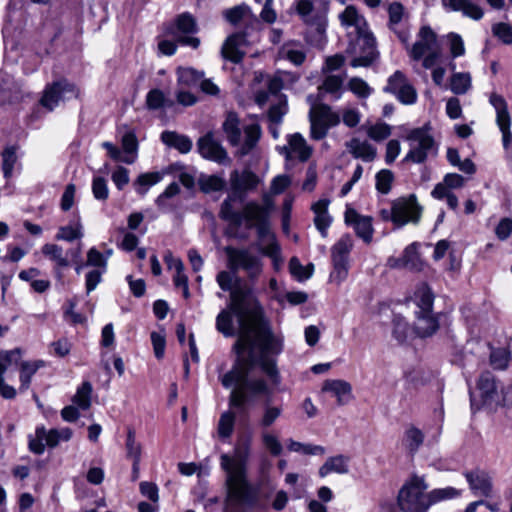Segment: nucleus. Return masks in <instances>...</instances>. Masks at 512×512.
Listing matches in <instances>:
<instances>
[{"label": "nucleus", "mask_w": 512, "mask_h": 512, "mask_svg": "<svg viewBox=\"0 0 512 512\" xmlns=\"http://www.w3.org/2000/svg\"><path fill=\"white\" fill-rule=\"evenodd\" d=\"M227 307L237 317L239 338L233 345L237 358L220 381L225 388L235 386L229 396V407L237 409L239 413H246V406L253 397L272 394L264 379L249 378L256 365L260 366L273 385L281 382L274 357L283 351V337L273 332L262 306L251 296L247 287L235 286L230 291Z\"/></svg>", "instance_id": "nucleus-1"}, {"label": "nucleus", "mask_w": 512, "mask_h": 512, "mask_svg": "<svg viewBox=\"0 0 512 512\" xmlns=\"http://www.w3.org/2000/svg\"><path fill=\"white\" fill-rule=\"evenodd\" d=\"M424 476L412 474L398 492L397 504L402 512H428L431 506L444 500L456 498L460 491L454 487L428 491Z\"/></svg>", "instance_id": "nucleus-2"}, {"label": "nucleus", "mask_w": 512, "mask_h": 512, "mask_svg": "<svg viewBox=\"0 0 512 512\" xmlns=\"http://www.w3.org/2000/svg\"><path fill=\"white\" fill-rule=\"evenodd\" d=\"M220 460L226 472V512H237L238 508H254L259 502V492L249 483L245 465L227 454L221 455Z\"/></svg>", "instance_id": "nucleus-3"}, {"label": "nucleus", "mask_w": 512, "mask_h": 512, "mask_svg": "<svg viewBox=\"0 0 512 512\" xmlns=\"http://www.w3.org/2000/svg\"><path fill=\"white\" fill-rule=\"evenodd\" d=\"M434 293L425 282L418 284L411 297L414 311V331L419 337H429L439 329L438 316L433 312Z\"/></svg>", "instance_id": "nucleus-4"}, {"label": "nucleus", "mask_w": 512, "mask_h": 512, "mask_svg": "<svg viewBox=\"0 0 512 512\" xmlns=\"http://www.w3.org/2000/svg\"><path fill=\"white\" fill-rule=\"evenodd\" d=\"M224 221L238 229L244 223L246 228H256L258 237L261 240L268 238L273 240L274 234L270 232L269 218H266V212L259 207L256 201H249L244 204L240 213H232L229 210L228 202L224 205Z\"/></svg>", "instance_id": "nucleus-5"}, {"label": "nucleus", "mask_w": 512, "mask_h": 512, "mask_svg": "<svg viewBox=\"0 0 512 512\" xmlns=\"http://www.w3.org/2000/svg\"><path fill=\"white\" fill-rule=\"evenodd\" d=\"M222 129L226 135L227 141L231 146H238L237 155L240 157L247 156L257 146L261 135V127L257 123L244 126V141L241 142L240 120L236 113L229 112L222 124Z\"/></svg>", "instance_id": "nucleus-6"}, {"label": "nucleus", "mask_w": 512, "mask_h": 512, "mask_svg": "<svg viewBox=\"0 0 512 512\" xmlns=\"http://www.w3.org/2000/svg\"><path fill=\"white\" fill-rule=\"evenodd\" d=\"M503 386L495 375L490 371H483L476 383V389L479 399L470 392L471 407L479 410L482 406L490 408L501 407Z\"/></svg>", "instance_id": "nucleus-7"}, {"label": "nucleus", "mask_w": 512, "mask_h": 512, "mask_svg": "<svg viewBox=\"0 0 512 512\" xmlns=\"http://www.w3.org/2000/svg\"><path fill=\"white\" fill-rule=\"evenodd\" d=\"M259 182V177L249 169H244L242 171L233 170L230 173L229 178L231 193L221 204L219 212L220 218L224 220V205L227 202L229 204V210H231L232 213H240L234 209L233 202L235 200L243 202L250 192L256 190Z\"/></svg>", "instance_id": "nucleus-8"}, {"label": "nucleus", "mask_w": 512, "mask_h": 512, "mask_svg": "<svg viewBox=\"0 0 512 512\" xmlns=\"http://www.w3.org/2000/svg\"><path fill=\"white\" fill-rule=\"evenodd\" d=\"M410 150L403 159V162L424 163L430 155L437 154V145L430 133L428 124L415 128L407 135Z\"/></svg>", "instance_id": "nucleus-9"}, {"label": "nucleus", "mask_w": 512, "mask_h": 512, "mask_svg": "<svg viewBox=\"0 0 512 512\" xmlns=\"http://www.w3.org/2000/svg\"><path fill=\"white\" fill-rule=\"evenodd\" d=\"M345 52L353 56L350 62L352 67H368L379 57L376 39L371 30L350 37Z\"/></svg>", "instance_id": "nucleus-10"}, {"label": "nucleus", "mask_w": 512, "mask_h": 512, "mask_svg": "<svg viewBox=\"0 0 512 512\" xmlns=\"http://www.w3.org/2000/svg\"><path fill=\"white\" fill-rule=\"evenodd\" d=\"M72 434L68 427L47 430L44 425H39L35 429V434L28 436V448L32 453L42 455L46 446L55 448L60 441H69Z\"/></svg>", "instance_id": "nucleus-11"}, {"label": "nucleus", "mask_w": 512, "mask_h": 512, "mask_svg": "<svg viewBox=\"0 0 512 512\" xmlns=\"http://www.w3.org/2000/svg\"><path fill=\"white\" fill-rule=\"evenodd\" d=\"M224 252L227 256L229 269L236 274L238 270H244L250 279L257 278L262 272L260 258L248 249L226 246Z\"/></svg>", "instance_id": "nucleus-12"}, {"label": "nucleus", "mask_w": 512, "mask_h": 512, "mask_svg": "<svg viewBox=\"0 0 512 512\" xmlns=\"http://www.w3.org/2000/svg\"><path fill=\"white\" fill-rule=\"evenodd\" d=\"M310 136L321 140L328 134L330 128L340 123V116L327 104L313 105L309 111Z\"/></svg>", "instance_id": "nucleus-13"}, {"label": "nucleus", "mask_w": 512, "mask_h": 512, "mask_svg": "<svg viewBox=\"0 0 512 512\" xmlns=\"http://www.w3.org/2000/svg\"><path fill=\"white\" fill-rule=\"evenodd\" d=\"M353 247V240L349 234H344L331 248L333 270L330 281L341 284L348 276V258Z\"/></svg>", "instance_id": "nucleus-14"}, {"label": "nucleus", "mask_w": 512, "mask_h": 512, "mask_svg": "<svg viewBox=\"0 0 512 512\" xmlns=\"http://www.w3.org/2000/svg\"><path fill=\"white\" fill-rule=\"evenodd\" d=\"M422 207L417 202L414 194L402 197L392 202L391 221L396 227H402L407 223L417 224L421 218Z\"/></svg>", "instance_id": "nucleus-15"}, {"label": "nucleus", "mask_w": 512, "mask_h": 512, "mask_svg": "<svg viewBox=\"0 0 512 512\" xmlns=\"http://www.w3.org/2000/svg\"><path fill=\"white\" fill-rule=\"evenodd\" d=\"M79 89L66 79H61L48 84L43 91L40 103L43 107L52 111L61 101L77 98Z\"/></svg>", "instance_id": "nucleus-16"}, {"label": "nucleus", "mask_w": 512, "mask_h": 512, "mask_svg": "<svg viewBox=\"0 0 512 512\" xmlns=\"http://www.w3.org/2000/svg\"><path fill=\"white\" fill-rule=\"evenodd\" d=\"M197 23L195 18L189 13H182L177 16L174 23L167 27V33L178 36L177 41L185 46H190L194 49L200 45V39L197 37L189 36L197 32Z\"/></svg>", "instance_id": "nucleus-17"}, {"label": "nucleus", "mask_w": 512, "mask_h": 512, "mask_svg": "<svg viewBox=\"0 0 512 512\" xmlns=\"http://www.w3.org/2000/svg\"><path fill=\"white\" fill-rule=\"evenodd\" d=\"M197 150L204 159L219 165H229L231 162L228 152L211 131L198 139Z\"/></svg>", "instance_id": "nucleus-18"}, {"label": "nucleus", "mask_w": 512, "mask_h": 512, "mask_svg": "<svg viewBox=\"0 0 512 512\" xmlns=\"http://www.w3.org/2000/svg\"><path fill=\"white\" fill-rule=\"evenodd\" d=\"M490 103L496 110V123L502 133L503 148L509 152L512 147L511 117L505 99L496 93L490 96Z\"/></svg>", "instance_id": "nucleus-19"}, {"label": "nucleus", "mask_w": 512, "mask_h": 512, "mask_svg": "<svg viewBox=\"0 0 512 512\" xmlns=\"http://www.w3.org/2000/svg\"><path fill=\"white\" fill-rule=\"evenodd\" d=\"M223 16L225 20L233 26H244V32H248L249 30H258L260 27L259 18L245 3L225 10L223 12Z\"/></svg>", "instance_id": "nucleus-20"}, {"label": "nucleus", "mask_w": 512, "mask_h": 512, "mask_svg": "<svg viewBox=\"0 0 512 512\" xmlns=\"http://www.w3.org/2000/svg\"><path fill=\"white\" fill-rule=\"evenodd\" d=\"M386 91L395 95V97L405 105L414 104L417 100L416 89L400 71H396L389 77Z\"/></svg>", "instance_id": "nucleus-21"}, {"label": "nucleus", "mask_w": 512, "mask_h": 512, "mask_svg": "<svg viewBox=\"0 0 512 512\" xmlns=\"http://www.w3.org/2000/svg\"><path fill=\"white\" fill-rule=\"evenodd\" d=\"M339 21L346 30L347 39L370 31L367 20L354 5H348L339 14Z\"/></svg>", "instance_id": "nucleus-22"}, {"label": "nucleus", "mask_w": 512, "mask_h": 512, "mask_svg": "<svg viewBox=\"0 0 512 512\" xmlns=\"http://www.w3.org/2000/svg\"><path fill=\"white\" fill-rule=\"evenodd\" d=\"M389 16V28L398 36L402 43L409 40V30L407 26L408 12L400 2H393L387 8Z\"/></svg>", "instance_id": "nucleus-23"}, {"label": "nucleus", "mask_w": 512, "mask_h": 512, "mask_svg": "<svg viewBox=\"0 0 512 512\" xmlns=\"http://www.w3.org/2000/svg\"><path fill=\"white\" fill-rule=\"evenodd\" d=\"M469 489L475 496L490 498L493 495V481L490 474L483 469H474L464 473Z\"/></svg>", "instance_id": "nucleus-24"}, {"label": "nucleus", "mask_w": 512, "mask_h": 512, "mask_svg": "<svg viewBox=\"0 0 512 512\" xmlns=\"http://www.w3.org/2000/svg\"><path fill=\"white\" fill-rule=\"evenodd\" d=\"M287 145L280 148V153L287 160L297 158L300 162H306L312 155V147L309 146L305 138L300 133H294L288 136Z\"/></svg>", "instance_id": "nucleus-25"}, {"label": "nucleus", "mask_w": 512, "mask_h": 512, "mask_svg": "<svg viewBox=\"0 0 512 512\" xmlns=\"http://www.w3.org/2000/svg\"><path fill=\"white\" fill-rule=\"evenodd\" d=\"M345 223L351 226L356 235L369 243L373 236L372 218L359 214L354 208L347 207L344 214Z\"/></svg>", "instance_id": "nucleus-26"}, {"label": "nucleus", "mask_w": 512, "mask_h": 512, "mask_svg": "<svg viewBox=\"0 0 512 512\" xmlns=\"http://www.w3.org/2000/svg\"><path fill=\"white\" fill-rule=\"evenodd\" d=\"M437 46V35L430 26H422L418 32V40L413 44L409 51L410 57L415 60H421L424 55Z\"/></svg>", "instance_id": "nucleus-27"}, {"label": "nucleus", "mask_w": 512, "mask_h": 512, "mask_svg": "<svg viewBox=\"0 0 512 512\" xmlns=\"http://www.w3.org/2000/svg\"><path fill=\"white\" fill-rule=\"evenodd\" d=\"M445 9L461 12L463 16L479 21L484 16V9L474 0H441Z\"/></svg>", "instance_id": "nucleus-28"}, {"label": "nucleus", "mask_w": 512, "mask_h": 512, "mask_svg": "<svg viewBox=\"0 0 512 512\" xmlns=\"http://www.w3.org/2000/svg\"><path fill=\"white\" fill-rule=\"evenodd\" d=\"M41 252L45 257L55 263V277L58 280H62V269L70 266V255H67V252L64 253V250L60 245L52 243L44 244L41 248Z\"/></svg>", "instance_id": "nucleus-29"}, {"label": "nucleus", "mask_w": 512, "mask_h": 512, "mask_svg": "<svg viewBox=\"0 0 512 512\" xmlns=\"http://www.w3.org/2000/svg\"><path fill=\"white\" fill-rule=\"evenodd\" d=\"M322 392L330 393L335 397L339 406L348 404L353 398L351 384L341 379H328L324 381Z\"/></svg>", "instance_id": "nucleus-30"}, {"label": "nucleus", "mask_w": 512, "mask_h": 512, "mask_svg": "<svg viewBox=\"0 0 512 512\" xmlns=\"http://www.w3.org/2000/svg\"><path fill=\"white\" fill-rule=\"evenodd\" d=\"M247 34L248 32H239L229 36L221 49L223 58L233 63H240L245 53L239 47L246 42Z\"/></svg>", "instance_id": "nucleus-31"}, {"label": "nucleus", "mask_w": 512, "mask_h": 512, "mask_svg": "<svg viewBox=\"0 0 512 512\" xmlns=\"http://www.w3.org/2000/svg\"><path fill=\"white\" fill-rule=\"evenodd\" d=\"M329 204V199H320L311 207L315 214L314 224L324 238L327 236V229L332 223V217L328 213Z\"/></svg>", "instance_id": "nucleus-32"}, {"label": "nucleus", "mask_w": 512, "mask_h": 512, "mask_svg": "<svg viewBox=\"0 0 512 512\" xmlns=\"http://www.w3.org/2000/svg\"><path fill=\"white\" fill-rule=\"evenodd\" d=\"M278 56L281 59L288 60L295 66H301L306 60V51L301 43L288 41L280 47Z\"/></svg>", "instance_id": "nucleus-33"}, {"label": "nucleus", "mask_w": 512, "mask_h": 512, "mask_svg": "<svg viewBox=\"0 0 512 512\" xmlns=\"http://www.w3.org/2000/svg\"><path fill=\"white\" fill-rule=\"evenodd\" d=\"M465 184V178L457 173H448L444 176L443 181L436 184L431 192V196L437 200H443L446 191L458 189Z\"/></svg>", "instance_id": "nucleus-34"}, {"label": "nucleus", "mask_w": 512, "mask_h": 512, "mask_svg": "<svg viewBox=\"0 0 512 512\" xmlns=\"http://www.w3.org/2000/svg\"><path fill=\"white\" fill-rule=\"evenodd\" d=\"M347 151L356 159H362L369 162L375 159L376 149L367 141H361L358 138H352L346 143Z\"/></svg>", "instance_id": "nucleus-35"}, {"label": "nucleus", "mask_w": 512, "mask_h": 512, "mask_svg": "<svg viewBox=\"0 0 512 512\" xmlns=\"http://www.w3.org/2000/svg\"><path fill=\"white\" fill-rule=\"evenodd\" d=\"M349 457L337 455L329 457L319 468V476L326 477L330 473L347 474L349 472Z\"/></svg>", "instance_id": "nucleus-36"}, {"label": "nucleus", "mask_w": 512, "mask_h": 512, "mask_svg": "<svg viewBox=\"0 0 512 512\" xmlns=\"http://www.w3.org/2000/svg\"><path fill=\"white\" fill-rule=\"evenodd\" d=\"M20 86L6 73H0V103H11L19 98Z\"/></svg>", "instance_id": "nucleus-37"}, {"label": "nucleus", "mask_w": 512, "mask_h": 512, "mask_svg": "<svg viewBox=\"0 0 512 512\" xmlns=\"http://www.w3.org/2000/svg\"><path fill=\"white\" fill-rule=\"evenodd\" d=\"M161 140L166 145L177 149L180 153L186 154L192 149V141L188 136L178 134L174 131H164Z\"/></svg>", "instance_id": "nucleus-38"}, {"label": "nucleus", "mask_w": 512, "mask_h": 512, "mask_svg": "<svg viewBox=\"0 0 512 512\" xmlns=\"http://www.w3.org/2000/svg\"><path fill=\"white\" fill-rule=\"evenodd\" d=\"M45 366L43 360L36 361H23L20 364V392H25L29 389L33 375L42 367Z\"/></svg>", "instance_id": "nucleus-39"}, {"label": "nucleus", "mask_w": 512, "mask_h": 512, "mask_svg": "<svg viewBox=\"0 0 512 512\" xmlns=\"http://www.w3.org/2000/svg\"><path fill=\"white\" fill-rule=\"evenodd\" d=\"M298 79L299 76L294 73L277 71L268 81V91L270 94L279 98V95H281L280 91L285 87V85L287 83L293 84L298 81Z\"/></svg>", "instance_id": "nucleus-40"}, {"label": "nucleus", "mask_w": 512, "mask_h": 512, "mask_svg": "<svg viewBox=\"0 0 512 512\" xmlns=\"http://www.w3.org/2000/svg\"><path fill=\"white\" fill-rule=\"evenodd\" d=\"M233 316H235L234 311L227 307L221 310L216 317V329L224 337L239 335V331L237 332L234 327Z\"/></svg>", "instance_id": "nucleus-41"}, {"label": "nucleus", "mask_w": 512, "mask_h": 512, "mask_svg": "<svg viewBox=\"0 0 512 512\" xmlns=\"http://www.w3.org/2000/svg\"><path fill=\"white\" fill-rule=\"evenodd\" d=\"M198 184L200 190L206 194L222 191L226 187L225 179L219 175H201Z\"/></svg>", "instance_id": "nucleus-42"}, {"label": "nucleus", "mask_w": 512, "mask_h": 512, "mask_svg": "<svg viewBox=\"0 0 512 512\" xmlns=\"http://www.w3.org/2000/svg\"><path fill=\"white\" fill-rule=\"evenodd\" d=\"M92 385L89 381H84L80 387H78L72 401L73 403L82 410H87L91 406V395Z\"/></svg>", "instance_id": "nucleus-43"}, {"label": "nucleus", "mask_w": 512, "mask_h": 512, "mask_svg": "<svg viewBox=\"0 0 512 512\" xmlns=\"http://www.w3.org/2000/svg\"><path fill=\"white\" fill-rule=\"evenodd\" d=\"M471 88V75L465 72H456L451 76L450 89L454 94H465Z\"/></svg>", "instance_id": "nucleus-44"}, {"label": "nucleus", "mask_w": 512, "mask_h": 512, "mask_svg": "<svg viewBox=\"0 0 512 512\" xmlns=\"http://www.w3.org/2000/svg\"><path fill=\"white\" fill-rule=\"evenodd\" d=\"M162 174L159 172H148L140 174L134 182L136 192L145 195L147 188L160 182Z\"/></svg>", "instance_id": "nucleus-45"}, {"label": "nucleus", "mask_w": 512, "mask_h": 512, "mask_svg": "<svg viewBox=\"0 0 512 512\" xmlns=\"http://www.w3.org/2000/svg\"><path fill=\"white\" fill-rule=\"evenodd\" d=\"M418 244L412 243L407 246L403 254V264L410 270L420 271L423 266V262L417 252Z\"/></svg>", "instance_id": "nucleus-46"}, {"label": "nucleus", "mask_w": 512, "mask_h": 512, "mask_svg": "<svg viewBox=\"0 0 512 512\" xmlns=\"http://www.w3.org/2000/svg\"><path fill=\"white\" fill-rule=\"evenodd\" d=\"M204 73L199 72L193 68H178L177 80L180 85L183 86H194L203 78Z\"/></svg>", "instance_id": "nucleus-47"}, {"label": "nucleus", "mask_w": 512, "mask_h": 512, "mask_svg": "<svg viewBox=\"0 0 512 512\" xmlns=\"http://www.w3.org/2000/svg\"><path fill=\"white\" fill-rule=\"evenodd\" d=\"M83 237L82 225L78 221L75 226H61L58 229L55 239L58 241L72 242Z\"/></svg>", "instance_id": "nucleus-48"}, {"label": "nucleus", "mask_w": 512, "mask_h": 512, "mask_svg": "<svg viewBox=\"0 0 512 512\" xmlns=\"http://www.w3.org/2000/svg\"><path fill=\"white\" fill-rule=\"evenodd\" d=\"M235 414L231 411L224 412L218 422V435L222 439L229 438L234 430Z\"/></svg>", "instance_id": "nucleus-49"}, {"label": "nucleus", "mask_w": 512, "mask_h": 512, "mask_svg": "<svg viewBox=\"0 0 512 512\" xmlns=\"http://www.w3.org/2000/svg\"><path fill=\"white\" fill-rule=\"evenodd\" d=\"M287 111V98L285 95H279L278 102L269 108L268 118L271 122L279 124Z\"/></svg>", "instance_id": "nucleus-50"}, {"label": "nucleus", "mask_w": 512, "mask_h": 512, "mask_svg": "<svg viewBox=\"0 0 512 512\" xmlns=\"http://www.w3.org/2000/svg\"><path fill=\"white\" fill-rule=\"evenodd\" d=\"M16 161V148L14 146L5 148L2 152V170L5 178L11 177Z\"/></svg>", "instance_id": "nucleus-51"}, {"label": "nucleus", "mask_w": 512, "mask_h": 512, "mask_svg": "<svg viewBox=\"0 0 512 512\" xmlns=\"http://www.w3.org/2000/svg\"><path fill=\"white\" fill-rule=\"evenodd\" d=\"M125 447L128 458L132 459V461L141 460V444L136 441L135 431L132 429H129L127 432Z\"/></svg>", "instance_id": "nucleus-52"}, {"label": "nucleus", "mask_w": 512, "mask_h": 512, "mask_svg": "<svg viewBox=\"0 0 512 512\" xmlns=\"http://www.w3.org/2000/svg\"><path fill=\"white\" fill-rule=\"evenodd\" d=\"M92 193L96 200L106 201L109 197L107 180L104 177H94L92 180Z\"/></svg>", "instance_id": "nucleus-53"}, {"label": "nucleus", "mask_w": 512, "mask_h": 512, "mask_svg": "<svg viewBox=\"0 0 512 512\" xmlns=\"http://www.w3.org/2000/svg\"><path fill=\"white\" fill-rule=\"evenodd\" d=\"M409 333L408 323L401 316H395L393 319L392 335L399 342L403 343Z\"/></svg>", "instance_id": "nucleus-54"}, {"label": "nucleus", "mask_w": 512, "mask_h": 512, "mask_svg": "<svg viewBox=\"0 0 512 512\" xmlns=\"http://www.w3.org/2000/svg\"><path fill=\"white\" fill-rule=\"evenodd\" d=\"M102 147L114 161H121L125 164H133L136 161L135 155H122L121 150L111 142H103Z\"/></svg>", "instance_id": "nucleus-55"}, {"label": "nucleus", "mask_w": 512, "mask_h": 512, "mask_svg": "<svg viewBox=\"0 0 512 512\" xmlns=\"http://www.w3.org/2000/svg\"><path fill=\"white\" fill-rule=\"evenodd\" d=\"M281 413L282 409L280 407L271 406L270 401L268 400L265 403L264 413L260 420V425L265 428L270 427L281 415Z\"/></svg>", "instance_id": "nucleus-56"}, {"label": "nucleus", "mask_w": 512, "mask_h": 512, "mask_svg": "<svg viewBox=\"0 0 512 512\" xmlns=\"http://www.w3.org/2000/svg\"><path fill=\"white\" fill-rule=\"evenodd\" d=\"M508 353L505 349H493L490 353V364L494 369L504 370L508 366Z\"/></svg>", "instance_id": "nucleus-57"}, {"label": "nucleus", "mask_w": 512, "mask_h": 512, "mask_svg": "<svg viewBox=\"0 0 512 512\" xmlns=\"http://www.w3.org/2000/svg\"><path fill=\"white\" fill-rule=\"evenodd\" d=\"M492 33L504 44H512V29L506 23H497L492 26Z\"/></svg>", "instance_id": "nucleus-58"}, {"label": "nucleus", "mask_w": 512, "mask_h": 512, "mask_svg": "<svg viewBox=\"0 0 512 512\" xmlns=\"http://www.w3.org/2000/svg\"><path fill=\"white\" fill-rule=\"evenodd\" d=\"M164 101V93L159 89L150 90L146 96V105L150 110H157L163 107Z\"/></svg>", "instance_id": "nucleus-59"}, {"label": "nucleus", "mask_w": 512, "mask_h": 512, "mask_svg": "<svg viewBox=\"0 0 512 512\" xmlns=\"http://www.w3.org/2000/svg\"><path fill=\"white\" fill-rule=\"evenodd\" d=\"M342 87V79L335 75L327 76L319 88L320 90H324L327 93L335 94L336 98H339V91Z\"/></svg>", "instance_id": "nucleus-60"}, {"label": "nucleus", "mask_w": 512, "mask_h": 512, "mask_svg": "<svg viewBox=\"0 0 512 512\" xmlns=\"http://www.w3.org/2000/svg\"><path fill=\"white\" fill-rule=\"evenodd\" d=\"M424 436L422 432L417 428H411L406 432V442L411 452L417 451L420 445L423 443Z\"/></svg>", "instance_id": "nucleus-61"}, {"label": "nucleus", "mask_w": 512, "mask_h": 512, "mask_svg": "<svg viewBox=\"0 0 512 512\" xmlns=\"http://www.w3.org/2000/svg\"><path fill=\"white\" fill-rule=\"evenodd\" d=\"M111 179L118 190H122L130 181L129 170L123 166H118L112 173Z\"/></svg>", "instance_id": "nucleus-62"}, {"label": "nucleus", "mask_w": 512, "mask_h": 512, "mask_svg": "<svg viewBox=\"0 0 512 512\" xmlns=\"http://www.w3.org/2000/svg\"><path fill=\"white\" fill-rule=\"evenodd\" d=\"M122 148L126 155H135L137 157L138 141L133 132H127L121 140Z\"/></svg>", "instance_id": "nucleus-63"}, {"label": "nucleus", "mask_w": 512, "mask_h": 512, "mask_svg": "<svg viewBox=\"0 0 512 512\" xmlns=\"http://www.w3.org/2000/svg\"><path fill=\"white\" fill-rule=\"evenodd\" d=\"M262 441L264 446L269 450L271 455L278 456L282 453V445L276 436L270 433H264L262 435Z\"/></svg>", "instance_id": "nucleus-64"}]
</instances>
